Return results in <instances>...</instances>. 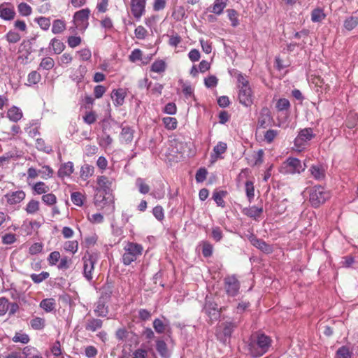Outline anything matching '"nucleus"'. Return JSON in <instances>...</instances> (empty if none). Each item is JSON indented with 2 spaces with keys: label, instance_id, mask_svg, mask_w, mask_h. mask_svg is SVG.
<instances>
[{
  "label": "nucleus",
  "instance_id": "1",
  "mask_svg": "<svg viewBox=\"0 0 358 358\" xmlns=\"http://www.w3.org/2000/svg\"><path fill=\"white\" fill-rule=\"evenodd\" d=\"M272 340L264 333H253L245 341L246 354L252 358H258L266 354L271 346Z\"/></svg>",
  "mask_w": 358,
  "mask_h": 358
},
{
  "label": "nucleus",
  "instance_id": "2",
  "mask_svg": "<svg viewBox=\"0 0 358 358\" xmlns=\"http://www.w3.org/2000/svg\"><path fill=\"white\" fill-rule=\"evenodd\" d=\"M143 248L141 244L134 242H127L124 247V253L122 255V262L124 266H129L136 262L143 253Z\"/></svg>",
  "mask_w": 358,
  "mask_h": 358
},
{
  "label": "nucleus",
  "instance_id": "3",
  "mask_svg": "<svg viewBox=\"0 0 358 358\" xmlns=\"http://www.w3.org/2000/svg\"><path fill=\"white\" fill-rule=\"evenodd\" d=\"M239 321H225L217 327L215 336L217 339L224 345L229 343L232 333L237 329Z\"/></svg>",
  "mask_w": 358,
  "mask_h": 358
},
{
  "label": "nucleus",
  "instance_id": "4",
  "mask_svg": "<svg viewBox=\"0 0 358 358\" xmlns=\"http://www.w3.org/2000/svg\"><path fill=\"white\" fill-rule=\"evenodd\" d=\"M309 202L312 207L318 208L330 198L329 192L321 185H315L309 191Z\"/></svg>",
  "mask_w": 358,
  "mask_h": 358
},
{
  "label": "nucleus",
  "instance_id": "5",
  "mask_svg": "<svg viewBox=\"0 0 358 358\" xmlns=\"http://www.w3.org/2000/svg\"><path fill=\"white\" fill-rule=\"evenodd\" d=\"M224 287L229 296L234 297L238 294L241 283L236 275H227L224 278Z\"/></svg>",
  "mask_w": 358,
  "mask_h": 358
},
{
  "label": "nucleus",
  "instance_id": "6",
  "mask_svg": "<svg viewBox=\"0 0 358 358\" xmlns=\"http://www.w3.org/2000/svg\"><path fill=\"white\" fill-rule=\"evenodd\" d=\"M82 260L83 262V275L87 281H91L93 279L94 265L98 260L97 257L94 254H88L85 255Z\"/></svg>",
  "mask_w": 358,
  "mask_h": 358
},
{
  "label": "nucleus",
  "instance_id": "7",
  "mask_svg": "<svg viewBox=\"0 0 358 358\" xmlns=\"http://www.w3.org/2000/svg\"><path fill=\"white\" fill-rule=\"evenodd\" d=\"M284 166L286 169L285 172L291 174L301 173L307 167L305 162L302 163L300 159L296 157H289L284 162Z\"/></svg>",
  "mask_w": 358,
  "mask_h": 358
},
{
  "label": "nucleus",
  "instance_id": "8",
  "mask_svg": "<svg viewBox=\"0 0 358 358\" xmlns=\"http://www.w3.org/2000/svg\"><path fill=\"white\" fill-rule=\"evenodd\" d=\"M247 238L250 243L265 254H271L273 252V247L266 243L264 240L258 238L253 233L247 235Z\"/></svg>",
  "mask_w": 358,
  "mask_h": 358
},
{
  "label": "nucleus",
  "instance_id": "9",
  "mask_svg": "<svg viewBox=\"0 0 358 358\" xmlns=\"http://www.w3.org/2000/svg\"><path fill=\"white\" fill-rule=\"evenodd\" d=\"M315 136V134L312 128L308 127L301 129L298 136L294 139V144L297 147L303 146L305 143L310 141L311 139L314 138Z\"/></svg>",
  "mask_w": 358,
  "mask_h": 358
},
{
  "label": "nucleus",
  "instance_id": "10",
  "mask_svg": "<svg viewBox=\"0 0 358 358\" xmlns=\"http://www.w3.org/2000/svg\"><path fill=\"white\" fill-rule=\"evenodd\" d=\"M238 99L239 103L245 107L253 104L254 95L251 87L238 89Z\"/></svg>",
  "mask_w": 358,
  "mask_h": 358
},
{
  "label": "nucleus",
  "instance_id": "11",
  "mask_svg": "<svg viewBox=\"0 0 358 358\" xmlns=\"http://www.w3.org/2000/svg\"><path fill=\"white\" fill-rule=\"evenodd\" d=\"M203 310L210 320L213 322L219 320L222 308L218 309L217 304L215 302L209 301L206 302Z\"/></svg>",
  "mask_w": 358,
  "mask_h": 358
},
{
  "label": "nucleus",
  "instance_id": "12",
  "mask_svg": "<svg viewBox=\"0 0 358 358\" xmlns=\"http://www.w3.org/2000/svg\"><path fill=\"white\" fill-rule=\"evenodd\" d=\"M145 0H131V11L137 20L145 13Z\"/></svg>",
  "mask_w": 358,
  "mask_h": 358
},
{
  "label": "nucleus",
  "instance_id": "13",
  "mask_svg": "<svg viewBox=\"0 0 358 358\" xmlns=\"http://www.w3.org/2000/svg\"><path fill=\"white\" fill-rule=\"evenodd\" d=\"M273 118L271 115V112L269 109L266 107L263 108L261 110L258 122H257V127L258 128H266L267 127L270 126L272 123Z\"/></svg>",
  "mask_w": 358,
  "mask_h": 358
},
{
  "label": "nucleus",
  "instance_id": "14",
  "mask_svg": "<svg viewBox=\"0 0 358 358\" xmlns=\"http://www.w3.org/2000/svg\"><path fill=\"white\" fill-rule=\"evenodd\" d=\"M108 302L99 298L94 303V313L96 317H106L109 313Z\"/></svg>",
  "mask_w": 358,
  "mask_h": 358
},
{
  "label": "nucleus",
  "instance_id": "15",
  "mask_svg": "<svg viewBox=\"0 0 358 358\" xmlns=\"http://www.w3.org/2000/svg\"><path fill=\"white\" fill-rule=\"evenodd\" d=\"M103 324L102 320L90 317L85 320V329L87 331L95 332L102 328Z\"/></svg>",
  "mask_w": 358,
  "mask_h": 358
},
{
  "label": "nucleus",
  "instance_id": "16",
  "mask_svg": "<svg viewBox=\"0 0 358 358\" xmlns=\"http://www.w3.org/2000/svg\"><path fill=\"white\" fill-rule=\"evenodd\" d=\"M26 194L23 190L8 192L4 196L10 205H15L20 203L25 198Z\"/></svg>",
  "mask_w": 358,
  "mask_h": 358
},
{
  "label": "nucleus",
  "instance_id": "17",
  "mask_svg": "<svg viewBox=\"0 0 358 358\" xmlns=\"http://www.w3.org/2000/svg\"><path fill=\"white\" fill-rule=\"evenodd\" d=\"M309 171L311 176L318 181L322 180L326 177V170L320 164H313L310 167Z\"/></svg>",
  "mask_w": 358,
  "mask_h": 358
},
{
  "label": "nucleus",
  "instance_id": "18",
  "mask_svg": "<svg viewBox=\"0 0 358 358\" xmlns=\"http://www.w3.org/2000/svg\"><path fill=\"white\" fill-rule=\"evenodd\" d=\"M97 191H102L105 194H109L112 182L105 176H99L96 179Z\"/></svg>",
  "mask_w": 358,
  "mask_h": 358
},
{
  "label": "nucleus",
  "instance_id": "19",
  "mask_svg": "<svg viewBox=\"0 0 358 358\" xmlns=\"http://www.w3.org/2000/svg\"><path fill=\"white\" fill-rule=\"evenodd\" d=\"M113 282L107 280L101 289V292L99 299L109 302L113 294Z\"/></svg>",
  "mask_w": 358,
  "mask_h": 358
},
{
  "label": "nucleus",
  "instance_id": "20",
  "mask_svg": "<svg viewBox=\"0 0 358 358\" xmlns=\"http://www.w3.org/2000/svg\"><path fill=\"white\" fill-rule=\"evenodd\" d=\"M127 92L124 89L119 88L113 90L111 93V98L115 106H120L123 105Z\"/></svg>",
  "mask_w": 358,
  "mask_h": 358
},
{
  "label": "nucleus",
  "instance_id": "21",
  "mask_svg": "<svg viewBox=\"0 0 358 358\" xmlns=\"http://www.w3.org/2000/svg\"><path fill=\"white\" fill-rule=\"evenodd\" d=\"M121 127L120 141L126 144L131 143L134 138V130L129 126Z\"/></svg>",
  "mask_w": 358,
  "mask_h": 358
},
{
  "label": "nucleus",
  "instance_id": "22",
  "mask_svg": "<svg viewBox=\"0 0 358 358\" xmlns=\"http://www.w3.org/2000/svg\"><path fill=\"white\" fill-rule=\"evenodd\" d=\"M73 164L72 162L62 164L58 171L57 176L61 178L69 177L73 172Z\"/></svg>",
  "mask_w": 358,
  "mask_h": 358
},
{
  "label": "nucleus",
  "instance_id": "23",
  "mask_svg": "<svg viewBox=\"0 0 358 358\" xmlns=\"http://www.w3.org/2000/svg\"><path fill=\"white\" fill-rule=\"evenodd\" d=\"M227 145L224 142H219L213 148V153L210 155L213 162L216 161L217 159H222V154L227 151Z\"/></svg>",
  "mask_w": 358,
  "mask_h": 358
},
{
  "label": "nucleus",
  "instance_id": "24",
  "mask_svg": "<svg viewBox=\"0 0 358 358\" xmlns=\"http://www.w3.org/2000/svg\"><path fill=\"white\" fill-rule=\"evenodd\" d=\"M156 350L162 358H170L171 353L167 344L163 339L158 338L156 341Z\"/></svg>",
  "mask_w": 358,
  "mask_h": 358
},
{
  "label": "nucleus",
  "instance_id": "25",
  "mask_svg": "<svg viewBox=\"0 0 358 358\" xmlns=\"http://www.w3.org/2000/svg\"><path fill=\"white\" fill-rule=\"evenodd\" d=\"M263 213V208L257 207L255 206H253L252 207L249 208H245L243 210V213L249 217H251L255 220H257L258 218L261 216V215Z\"/></svg>",
  "mask_w": 358,
  "mask_h": 358
},
{
  "label": "nucleus",
  "instance_id": "26",
  "mask_svg": "<svg viewBox=\"0 0 358 358\" xmlns=\"http://www.w3.org/2000/svg\"><path fill=\"white\" fill-rule=\"evenodd\" d=\"M65 47L64 43L57 38H53L49 43V48L52 49L53 53L56 55L62 53L65 49Z\"/></svg>",
  "mask_w": 358,
  "mask_h": 358
},
{
  "label": "nucleus",
  "instance_id": "27",
  "mask_svg": "<svg viewBox=\"0 0 358 358\" xmlns=\"http://www.w3.org/2000/svg\"><path fill=\"white\" fill-rule=\"evenodd\" d=\"M15 12L13 8L0 6V17L5 20H11L15 17Z\"/></svg>",
  "mask_w": 358,
  "mask_h": 358
},
{
  "label": "nucleus",
  "instance_id": "28",
  "mask_svg": "<svg viewBox=\"0 0 358 358\" xmlns=\"http://www.w3.org/2000/svg\"><path fill=\"white\" fill-rule=\"evenodd\" d=\"M39 306L46 313H50L55 309L56 302L53 298L44 299L40 302Z\"/></svg>",
  "mask_w": 358,
  "mask_h": 358
},
{
  "label": "nucleus",
  "instance_id": "29",
  "mask_svg": "<svg viewBox=\"0 0 358 358\" xmlns=\"http://www.w3.org/2000/svg\"><path fill=\"white\" fill-rule=\"evenodd\" d=\"M7 117L10 120L16 122L22 117V113L19 108L13 106L8 110Z\"/></svg>",
  "mask_w": 358,
  "mask_h": 358
},
{
  "label": "nucleus",
  "instance_id": "30",
  "mask_svg": "<svg viewBox=\"0 0 358 358\" xmlns=\"http://www.w3.org/2000/svg\"><path fill=\"white\" fill-rule=\"evenodd\" d=\"M94 172V167L88 164H85L81 166L80 176L83 180H86L91 177Z\"/></svg>",
  "mask_w": 358,
  "mask_h": 358
},
{
  "label": "nucleus",
  "instance_id": "31",
  "mask_svg": "<svg viewBox=\"0 0 358 358\" xmlns=\"http://www.w3.org/2000/svg\"><path fill=\"white\" fill-rule=\"evenodd\" d=\"M90 15V10L89 8H84L75 13L73 18L79 22H87Z\"/></svg>",
  "mask_w": 358,
  "mask_h": 358
},
{
  "label": "nucleus",
  "instance_id": "32",
  "mask_svg": "<svg viewBox=\"0 0 358 358\" xmlns=\"http://www.w3.org/2000/svg\"><path fill=\"white\" fill-rule=\"evenodd\" d=\"M227 194V192L224 190H215L213 194V199L218 206L224 208L225 201L223 198Z\"/></svg>",
  "mask_w": 358,
  "mask_h": 358
},
{
  "label": "nucleus",
  "instance_id": "33",
  "mask_svg": "<svg viewBox=\"0 0 358 358\" xmlns=\"http://www.w3.org/2000/svg\"><path fill=\"white\" fill-rule=\"evenodd\" d=\"M227 1L228 0H215L210 12L217 15H220L226 7Z\"/></svg>",
  "mask_w": 358,
  "mask_h": 358
},
{
  "label": "nucleus",
  "instance_id": "34",
  "mask_svg": "<svg viewBox=\"0 0 358 358\" xmlns=\"http://www.w3.org/2000/svg\"><path fill=\"white\" fill-rule=\"evenodd\" d=\"M152 324L157 334H163L165 332L166 327L169 326V321L167 320V322L164 323L162 320L156 318L154 320Z\"/></svg>",
  "mask_w": 358,
  "mask_h": 358
},
{
  "label": "nucleus",
  "instance_id": "35",
  "mask_svg": "<svg viewBox=\"0 0 358 358\" xmlns=\"http://www.w3.org/2000/svg\"><path fill=\"white\" fill-rule=\"evenodd\" d=\"M29 324L34 330H42L45 326V320L42 317H34L30 320Z\"/></svg>",
  "mask_w": 358,
  "mask_h": 358
},
{
  "label": "nucleus",
  "instance_id": "36",
  "mask_svg": "<svg viewBox=\"0 0 358 358\" xmlns=\"http://www.w3.org/2000/svg\"><path fill=\"white\" fill-rule=\"evenodd\" d=\"M66 29V23L62 20H55L52 22V32L55 34L62 33Z\"/></svg>",
  "mask_w": 358,
  "mask_h": 358
},
{
  "label": "nucleus",
  "instance_id": "37",
  "mask_svg": "<svg viewBox=\"0 0 358 358\" xmlns=\"http://www.w3.org/2000/svg\"><path fill=\"white\" fill-rule=\"evenodd\" d=\"M358 25V17L350 16L346 17L343 22L344 28L348 31H351Z\"/></svg>",
  "mask_w": 358,
  "mask_h": 358
},
{
  "label": "nucleus",
  "instance_id": "38",
  "mask_svg": "<svg viewBox=\"0 0 358 358\" xmlns=\"http://www.w3.org/2000/svg\"><path fill=\"white\" fill-rule=\"evenodd\" d=\"M36 148L38 149V150L42 151L47 154H50L52 152V146L46 145L45 141L43 138L36 139Z\"/></svg>",
  "mask_w": 358,
  "mask_h": 358
},
{
  "label": "nucleus",
  "instance_id": "39",
  "mask_svg": "<svg viewBox=\"0 0 358 358\" xmlns=\"http://www.w3.org/2000/svg\"><path fill=\"white\" fill-rule=\"evenodd\" d=\"M325 17L326 15L321 8H315L311 12V20L313 22H320Z\"/></svg>",
  "mask_w": 358,
  "mask_h": 358
},
{
  "label": "nucleus",
  "instance_id": "40",
  "mask_svg": "<svg viewBox=\"0 0 358 358\" xmlns=\"http://www.w3.org/2000/svg\"><path fill=\"white\" fill-rule=\"evenodd\" d=\"M41 80V74L36 71H32L28 74L27 85L31 86L38 84Z\"/></svg>",
  "mask_w": 358,
  "mask_h": 358
},
{
  "label": "nucleus",
  "instance_id": "41",
  "mask_svg": "<svg viewBox=\"0 0 358 358\" xmlns=\"http://www.w3.org/2000/svg\"><path fill=\"white\" fill-rule=\"evenodd\" d=\"M180 83L182 85V91L184 94V96L186 99L192 98L194 101H196L195 96L194 94V90L192 86L189 83H184L182 80Z\"/></svg>",
  "mask_w": 358,
  "mask_h": 358
},
{
  "label": "nucleus",
  "instance_id": "42",
  "mask_svg": "<svg viewBox=\"0 0 358 358\" xmlns=\"http://www.w3.org/2000/svg\"><path fill=\"white\" fill-rule=\"evenodd\" d=\"M54 66H55L54 59L50 57H45L42 59V60L39 64V68L48 71V70L52 69L54 67Z\"/></svg>",
  "mask_w": 358,
  "mask_h": 358
},
{
  "label": "nucleus",
  "instance_id": "43",
  "mask_svg": "<svg viewBox=\"0 0 358 358\" xmlns=\"http://www.w3.org/2000/svg\"><path fill=\"white\" fill-rule=\"evenodd\" d=\"M166 63L163 60H156L154 62L150 67L151 71L156 73H162L166 70Z\"/></svg>",
  "mask_w": 358,
  "mask_h": 358
},
{
  "label": "nucleus",
  "instance_id": "44",
  "mask_svg": "<svg viewBox=\"0 0 358 358\" xmlns=\"http://www.w3.org/2000/svg\"><path fill=\"white\" fill-rule=\"evenodd\" d=\"M39 210V202L31 199L26 206L25 210L28 214H34Z\"/></svg>",
  "mask_w": 358,
  "mask_h": 358
},
{
  "label": "nucleus",
  "instance_id": "45",
  "mask_svg": "<svg viewBox=\"0 0 358 358\" xmlns=\"http://www.w3.org/2000/svg\"><path fill=\"white\" fill-rule=\"evenodd\" d=\"M162 121L167 129L173 130L177 127L178 121L175 117H166L162 119Z\"/></svg>",
  "mask_w": 358,
  "mask_h": 358
},
{
  "label": "nucleus",
  "instance_id": "46",
  "mask_svg": "<svg viewBox=\"0 0 358 358\" xmlns=\"http://www.w3.org/2000/svg\"><path fill=\"white\" fill-rule=\"evenodd\" d=\"M136 185L138 187V191L143 194H148L150 191L149 185H147L145 182L144 179L141 178H136Z\"/></svg>",
  "mask_w": 358,
  "mask_h": 358
},
{
  "label": "nucleus",
  "instance_id": "47",
  "mask_svg": "<svg viewBox=\"0 0 358 358\" xmlns=\"http://www.w3.org/2000/svg\"><path fill=\"white\" fill-rule=\"evenodd\" d=\"M336 357V358H351L352 352L348 347L343 345L337 350Z\"/></svg>",
  "mask_w": 358,
  "mask_h": 358
},
{
  "label": "nucleus",
  "instance_id": "48",
  "mask_svg": "<svg viewBox=\"0 0 358 358\" xmlns=\"http://www.w3.org/2000/svg\"><path fill=\"white\" fill-rule=\"evenodd\" d=\"M49 276L50 274L48 272L42 271L39 274L32 273L30 278L34 283L38 284L47 279Z\"/></svg>",
  "mask_w": 358,
  "mask_h": 358
},
{
  "label": "nucleus",
  "instance_id": "49",
  "mask_svg": "<svg viewBox=\"0 0 358 358\" xmlns=\"http://www.w3.org/2000/svg\"><path fill=\"white\" fill-rule=\"evenodd\" d=\"M228 17L231 21V24L233 27H236L239 24V20L238 19V13L234 9H228L227 10Z\"/></svg>",
  "mask_w": 358,
  "mask_h": 358
},
{
  "label": "nucleus",
  "instance_id": "50",
  "mask_svg": "<svg viewBox=\"0 0 358 358\" xmlns=\"http://www.w3.org/2000/svg\"><path fill=\"white\" fill-rule=\"evenodd\" d=\"M278 111L289 110L290 108L289 101L285 98L279 99L275 106Z\"/></svg>",
  "mask_w": 358,
  "mask_h": 358
},
{
  "label": "nucleus",
  "instance_id": "51",
  "mask_svg": "<svg viewBox=\"0 0 358 358\" xmlns=\"http://www.w3.org/2000/svg\"><path fill=\"white\" fill-rule=\"evenodd\" d=\"M33 189L38 194H45L50 190L49 187L43 182H37L34 185Z\"/></svg>",
  "mask_w": 358,
  "mask_h": 358
},
{
  "label": "nucleus",
  "instance_id": "52",
  "mask_svg": "<svg viewBox=\"0 0 358 358\" xmlns=\"http://www.w3.org/2000/svg\"><path fill=\"white\" fill-rule=\"evenodd\" d=\"M18 12L22 16H29L31 13V8L29 5H28L27 3L22 2L20 3L18 6Z\"/></svg>",
  "mask_w": 358,
  "mask_h": 358
},
{
  "label": "nucleus",
  "instance_id": "53",
  "mask_svg": "<svg viewBox=\"0 0 358 358\" xmlns=\"http://www.w3.org/2000/svg\"><path fill=\"white\" fill-rule=\"evenodd\" d=\"M12 341L15 343H21L27 344L29 342V336L26 334L16 333L13 337Z\"/></svg>",
  "mask_w": 358,
  "mask_h": 358
},
{
  "label": "nucleus",
  "instance_id": "54",
  "mask_svg": "<svg viewBox=\"0 0 358 358\" xmlns=\"http://www.w3.org/2000/svg\"><path fill=\"white\" fill-rule=\"evenodd\" d=\"M237 81H238L237 87L238 89L250 87L249 81L247 78V76L243 75V73H239L238 75Z\"/></svg>",
  "mask_w": 358,
  "mask_h": 358
},
{
  "label": "nucleus",
  "instance_id": "55",
  "mask_svg": "<svg viewBox=\"0 0 358 358\" xmlns=\"http://www.w3.org/2000/svg\"><path fill=\"white\" fill-rule=\"evenodd\" d=\"M42 201L47 206H53L57 203V197L52 193H48L42 196Z\"/></svg>",
  "mask_w": 358,
  "mask_h": 358
},
{
  "label": "nucleus",
  "instance_id": "56",
  "mask_svg": "<svg viewBox=\"0 0 358 358\" xmlns=\"http://www.w3.org/2000/svg\"><path fill=\"white\" fill-rule=\"evenodd\" d=\"M6 41L10 43H16L20 41L21 36L15 31H9L5 36Z\"/></svg>",
  "mask_w": 358,
  "mask_h": 358
},
{
  "label": "nucleus",
  "instance_id": "57",
  "mask_svg": "<svg viewBox=\"0 0 358 358\" xmlns=\"http://www.w3.org/2000/svg\"><path fill=\"white\" fill-rule=\"evenodd\" d=\"M39 27L43 30H48L50 26V19L45 17H39L35 19Z\"/></svg>",
  "mask_w": 358,
  "mask_h": 358
},
{
  "label": "nucleus",
  "instance_id": "58",
  "mask_svg": "<svg viewBox=\"0 0 358 358\" xmlns=\"http://www.w3.org/2000/svg\"><path fill=\"white\" fill-rule=\"evenodd\" d=\"M245 192L246 196L250 202H251L252 199H253L255 196V188L253 185V182L251 181H246L245 182Z\"/></svg>",
  "mask_w": 358,
  "mask_h": 358
},
{
  "label": "nucleus",
  "instance_id": "59",
  "mask_svg": "<svg viewBox=\"0 0 358 358\" xmlns=\"http://www.w3.org/2000/svg\"><path fill=\"white\" fill-rule=\"evenodd\" d=\"M83 196L80 192H75L71 195V199L73 204L81 206L83 204Z\"/></svg>",
  "mask_w": 358,
  "mask_h": 358
},
{
  "label": "nucleus",
  "instance_id": "60",
  "mask_svg": "<svg viewBox=\"0 0 358 358\" xmlns=\"http://www.w3.org/2000/svg\"><path fill=\"white\" fill-rule=\"evenodd\" d=\"M358 122V116L356 113H350L348 116L346 125L348 128L352 129L356 127Z\"/></svg>",
  "mask_w": 358,
  "mask_h": 358
},
{
  "label": "nucleus",
  "instance_id": "61",
  "mask_svg": "<svg viewBox=\"0 0 358 358\" xmlns=\"http://www.w3.org/2000/svg\"><path fill=\"white\" fill-rule=\"evenodd\" d=\"M84 122L87 124H94L96 120V115L95 112L91 110L85 113L83 116Z\"/></svg>",
  "mask_w": 358,
  "mask_h": 358
},
{
  "label": "nucleus",
  "instance_id": "62",
  "mask_svg": "<svg viewBox=\"0 0 358 358\" xmlns=\"http://www.w3.org/2000/svg\"><path fill=\"white\" fill-rule=\"evenodd\" d=\"M152 214L155 216V217L159 221H162L164 218V209L159 205L156 206L155 207L153 208Z\"/></svg>",
  "mask_w": 358,
  "mask_h": 358
},
{
  "label": "nucleus",
  "instance_id": "63",
  "mask_svg": "<svg viewBox=\"0 0 358 358\" xmlns=\"http://www.w3.org/2000/svg\"><path fill=\"white\" fill-rule=\"evenodd\" d=\"M64 249L66 251L71 252L73 254H75L78 249V243L76 241H66L64 243Z\"/></svg>",
  "mask_w": 358,
  "mask_h": 358
},
{
  "label": "nucleus",
  "instance_id": "64",
  "mask_svg": "<svg viewBox=\"0 0 358 358\" xmlns=\"http://www.w3.org/2000/svg\"><path fill=\"white\" fill-rule=\"evenodd\" d=\"M38 173L41 174L42 178L48 179L52 177L53 170L49 166H44L41 170L38 171Z\"/></svg>",
  "mask_w": 358,
  "mask_h": 358
}]
</instances>
